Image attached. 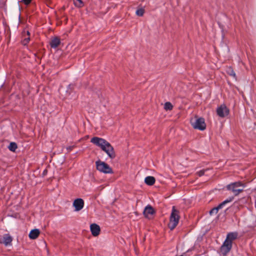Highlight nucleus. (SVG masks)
<instances>
[{
  "label": "nucleus",
  "mask_w": 256,
  "mask_h": 256,
  "mask_svg": "<svg viewBox=\"0 0 256 256\" xmlns=\"http://www.w3.org/2000/svg\"><path fill=\"white\" fill-rule=\"evenodd\" d=\"M154 212H155L152 206L148 205L145 208L144 210V214L146 218H150Z\"/></svg>",
  "instance_id": "9d476101"
},
{
  "label": "nucleus",
  "mask_w": 256,
  "mask_h": 256,
  "mask_svg": "<svg viewBox=\"0 0 256 256\" xmlns=\"http://www.w3.org/2000/svg\"><path fill=\"white\" fill-rule=\"evenodd\" d=\"M190 124L194 129L204 130L206 128V124L202 118L196 116L195 118L191 119Z\"/></svg>",
  "instance_id": "20e7f679"
},
{
  "label": "nucleus",
  "mask_w": 256,
  "mask_h": 256,
  "mask_svg": "<svg viewBox=\"0 0 256 256\" xmlns=\"http://www.w3.org/2000/svg\"><path fill=\"white\" fill-rule=\"evenodd\" d=\"M90 229L93 236H96L99 235L100 229L98 225L92 224L90 226Z\"/></svg>",
  "instance_id": "9b49d317"
},
{
  "label": "nucleus",
  "mask_w": 256,
  "mask_h": 256,
  "mask_svg": "<svg viewBox=\"0 0 256 256\" xmlns=\"http://www.w3.org/2000/svg\"><path fill=\"white\" fill-rule=\"evenodd\" d=\"M232 243L230 240H226L220 247V252L224 254H226L231 250Z\"/></svg>",
  "instance_id": "423d86ee"
},
{
  "label": "nucleus",
  "mask_w": 256,
  "mask_h": 256,
  "mask_svg": "<svg viewBox=\"0 0 256 256\" xmlns=\"http://www.w3.org/2000/svg\"><path fill=\"white\" fill-rule=\"evenodd\" d=\"M12 238L9 234H4L2 239H0V243L4 244L6 246L10 244L12 242Z\"/></svg>",
  "instance_id": "f8f14e48"
},
{
  "label": "nucleus",
  "mask_w": 256,
  "mask_h": 256,
  "mask_svg": "<svg viewBox=\"0 0 256 256\" xmlns=\"http://www.w3.org/2000/svg\"><path fill=\"white\" fill-rule=\"evenodd\" d=\"M18 146L15 142H12L10 143L8 148L12 152H15Z\"/></svg>",
  "instance_id": "a211bd4d"
},
{
  "label": "nucleus",
  "mask_w": 256,
  "mask_h": 256,
  "mask_svg": "<svg viewBox=\"0 0 256 256\" xmlns=\"http://www.w3.org/2000/svg\"><path fill=\"white\" fill-rule=\"evenodd\" d=\"M180 216L179 211L176 209L175 206H172V212L170 216V222L168 224V227L171 230H174L178 225Z\"/></svg>",
  "instance_id": "f03ea898"
},
{
  "label": "nucleus",
  "mask_w": 256,
  "mask_h": 256,
  "mask_svg": "<svg viewBox=\"0 0 256 256\" xmlns=\"http://www.w3.org/2000/svg\"><path fill=\"white\" fill-rule=\"evenodd\" d=\"M244 184L240 182L232 183L226 186L228 190H230L234 196L238 195L244 191Z\"/></svg>",
  "instance_id": "7ed1b4c3"
},
{
  "label": "nucleus",
  "mask_w": 256,
  "mask_h": 256,
  "mask_svg": "<svg viewBox=\"0 0 256 256\" xmlns=\"http://www.w3.org/2000/svg\"><path fill=\"white\" fill-rule=\"evenodd\" d=\"M40 232L38 229H34L32 230L29 234V238L32 240L36 238L40 235Z\"/></svg>",
  "instance_id": "ddd939ff"
},
{
  "label": "nucleus",
  "mask_w": 256,
  "mask_h": 256,
  "mask_svg": "<svg viewBox=\"0 0 256 256\" xmlns=\"http://www.w3.org/2000/svg\"><path fill=\"white\" fill-rule=\"evenodd\" d=\"M230 74L231 76H233L234 77L236 76V74L234 73V72L232 70H231V72Z\"/></svg>",
  "instance_id": "b1692460"
},
{
  "label": "nucleus",
  "mask_w": 256,
  "mask_h": 256,
  "mask_svg": "<svg viewBox=\"0 0 256 256\" xmlns=\"http://www.w3.org/2000/svg\"><path fill=\"white\" fill-rule=\"evenodd\" d=\"M218 115L221 118L227 116L229 114V110L224 104L220 106L216 110Z\"/></svg>",
  "instance_id": "0eeeda50"
},
{
  "label": "nucleus",
  "mask_w": 256,
  "mask_h": 256,
  "mask_svg": "<svg viewBox=\"0 0 256 256\" xmlns=\"http://www.w3.org/2000/svg\"><path fill=\"white\" fill-rule=\"evenodd\" d=\"M30 33L28 31L25 32V30L23 32V40L22 41V43L24 45H26L30 41Z\"/></svg>",
  "instance_id": "4468645a"
},
{
  "label": "nucleus",
  "mask_w": 256,
  "mask_h": 256,
  "mask_svg": "<svg viewBox=\"0 0 256 256\" xmlns=\"http://www.w3.org/2000/svg\"><path fill=\"white\" fill-rule=\"evenodd\" d=\"M144 13V8H139L136 11V14L139 16H142Z\"/></svg>",
  "instance_id": "aec40b11"
},
{
  "label": "nucleus",
  "mask_w": 256,
  "mask_h": 256,
  "mask_svg": "<svg viewBox=\"0 0 256 256\" xmlns=\"http://www.w3.org/2000/svg\"><path fill=\"white\" fill-rule=\"evenodd\" d=\"M156 182V179L154 176H148L145 178L144 182L148 186H152Z\"/></svg>",
  "instance_id": "dca6fc26"
},
{
  "label": "nucleus",
  "mask_w": 256,
  "mask_h": 256,
  "mask_svg": "<svg viewBox=\"0 0 256 256\" xmlns=\"http://www.w3.org/2000/svg\"><path fill=\"white\" fill-rule=\"evenodd\" d=\"M97 170L104 174H112V168L106 163L100 160L96 162Z\"/></svg>",
  "instance_id": "39448f33"
},
{
  "label": "nucleus",
  "mask_w": 256,
  "mask_h": 256,
  "mask_svg": "<svg viewBox=\"0 0 256 256\" xmlns=\"http://www.w3.org/2000/svg\"><path fill=\"white\" fill-rule=\"evenodd\" d=\"M238 234L236 232H230L227 234L226 240H230L231 243H232V242L236 238Z\"/></svg>",
  "instance_id": "f3484780"
},
{
  "label": "nucleus",
  "mask_w": 256,
  "mask_h": 256,
  "mask_svg": "<svg viewBox=\"0 0 256 256\" xmlns=\"http://www.w3.org/2000/svg\"><path fill=\"white\" fill-rule=\"evenodd\" d=\"M173 106L170 102H166L164 105V108L166 110H170L172 109Z\"/></svg>",
  "instance_id": "6ab92c4d"
},
{
  "label": "nucleus",
  "mask_w": 256,
  "mask_h": 256,
  "mask_svg": "<svg viewBox=\"0 0 256 256\" xmlns=\"http://www.w3.org/2000/svg\"><path fill=\"white\" fill-rule=\"evenodd\" d=\"M73 206L76 211L81 210L84 206V201L82 198L76 199L73 202Z\"/></svg>",
  "instance_id": "1a4fd4ad"
},
{
  "label": "nucleus",
  "mask_w": 256,
  "mask_h": 256,
  "mask_svg": "<svg viewBox=\"0 0 256 256\" xmlns=\"http://www.w3.org/2000/svg\"><path fill=\"white\" fill-rule=\"evenodd\" d=\"M207 170H208V169L200 170L199 172H197L196 174L199 176H201L204 174L205 172H206Z\"/></svg>",
  "instance_id": "4be33fe9"
},
{
  "label": "nucleus",
  "mask_w": 256,
  "mask_h": 256,
  "mask_svg": "<svg viewBox=\"0 0 256 256\" xmlns=\"http://www.w3.org/2000/svg\"><path fill=\"white\" fill-rule=\"evenodd\" d=\"M22 2L26 5H28L31 2L32 0H22Z\"/></svg>",
  "instance_id": "5701e85b"
},
{
  "label": "nucleus",
  "mask_w": 256,
  "mask_h": 256,
  "mask_svg": "<svg viewBox=\"0 0 256 256\" xmlns=\"http://www.w3.org/2000/svg\"><path fill=\"white\" fill-rule=\"evenodd\" d=\"M90 142L100 147L111 159L116 158V155L114 148L110 142L104 139L98 137H94L91 139Z\"/></svg>",
  "instance_id": "f257e3e1"
},
{
  "label": "nucleus",
  "mask_w": 256,
  "mask_h": 256,
  "mask_svg": "<svg viewBox=\"0 0 256 256\" xmlns=\"http://www.w3.org/2000/svg\"><path fill=\"white\" fill-rule=\"evenodd\" d=\"M233 198H230L227 200H225L223 202H222V203H220L217 207L214 208H212V210H210V214L212 215L214 214H217L220 209L222 208L226 204L231 202L233 200Z\"/></svg>",
  "instance_id": "6e6552de"
},
{
  "label": "nucleus",
  "mask_w": 256,
  "mask_h": 256,
  "mask_svg": "<svg viewBox=\"0 0 256 256\" xmlns=\"http://www.w3.org/2000/svg\"><path fill=\"white\" fill-rule=\"evenodd\" d=\"M60 39L58 37H55L51 40L50 45L52 48H56L60 45Z\"/></svg>",
  "instance_id": "2eb2a0df"
},
{
  "label": "nucleus",
  "mask_w": 256,
  "mask_h": 256,
  "mask_svg": "<svg viewBox=\"0 0 256 256\" xmlns=\"http://www.w3.org/2000/svg\"><path fill=\"white\" fill-rule=\"evenodd\" d=\"M74 4L75 6L79 8L82 7L84 6L82 0H74Z\"/></svg>",
  "instance_id": "412c9836"
}]
</instances>
